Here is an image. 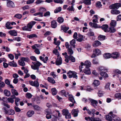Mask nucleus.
Instances as JSON below:
<instances>
[{
  "instance_id": "1a4fd4ad",
  "label": "nucleus",
  "mask_w": 121,
  "mask_h": 121,
  "mask_svg": "<svg viewBox=\"0 0 121 121\" xmlns=\"http://www.w3.org/2000/svg\"><path fill=\"white\" fill-rule=\"evenodd\" d=\"M29 82L30 84L33 86H34L37 88L39 86V83L37 81H35L34 82L29 81Z\"/></svg>"
},
{
  "instance_id": "7c9ffc66",
  "label": "nucleus",
  "mask_w": 121,
  "mask_h": 121,
  "mask_svg": "<svg viewBox=\"0 0 121 121\" xmlns=\"http://www.w3.org/2000/svg\"><path fill=\"white\" fill-rule=\"evenodd\" d=\"M52 94L53 95H56L57 93V91L55 88H52L51 89Z\"/></svg>"
},
{
  "instance_id": "c756f323",
  "label": "nucleus",
  "mask_w": 121,
  "mask_h": 121,
  "mask_svg": "<svg viewBox=\"0 0 121 121\" xmlns=\"http://www.w3.org/2000/svg\"><path fill=\"white\" fill-rule=\"evenodd\" d=\"M104 56L106 59L109 58L111 57V54L109 53H107L104 54Z\"/></svg>"
},
{
  "instance_id": "a878e982",
  "label": "nucleus",
  "mask_w": 121,
  "mask_h": 121,
  "mask_svg": "<svg viewBox=\"0 0 121 121\" xmlns=\"http://www.w3.org/2000/svg\"><path fill=\"white\" fill-rule=\"evenodd\" d=\"M48 81L50 83L52 84H54L56 82L51 77H48L47 79Z\"/></svg>"
},
{
  "instance_id": "052dcab7",
  "label": "nucleus",
  "mask_w": 121,
  "mask_h": 121,
  "mask_svg": "<svg viewBox=\"0 0 121 121\" xmlns=\"http://www.w3.org/2000/svg\"><path fill=\"white\" fill-rule=\"evenodd\" d=\"M40 47V45L38 44H35L34 45L32 46V48L33 49H35L36 48H39Z\"/></svg>"
},
{
  "instance_id": "f3484780",
  "label": "nucleus",
  "mask_w": 121,
  "mask_h": 121,
  "mask_svg": "<svg viewBox=\"0 0 121 121\" xmlns=\"http://www.w3.org/2000/svg\"><path fill=\"white\" fill-rule=\"evenodd\" d=\"M57 22L55 20L52 21L51 22V26L52 28H55L57 26Z\"/></svg>"
},
{
  "instance_id": "9d476101",
  "label": "nucleus",
  "mask_w": 121,
  "mask_h": 121,
  "mask_svg": "<svg viewBox=\"0 0 121 121\" xmlns=\"http://www.w3.org/2000/svg\"><path fill=\"white\" fill-rule=\"evenodd\" d=\"M120 54L118 52H115L111 54V57L113 59H117L119 56Z\"/></svg>"
},
{
  "instance_id": "5701e85b",
  "label": "nucleus",
  "mask_w": 121,
  "mask_h": 121,
  "mask_svg": "<svg viewBox=\"0 0 121 121\" xmlns=\"http://www.w3.org/2000/svg\"><path fill=\"white\" fill-rule=\"evenodd\" d=\"M115 27L111 26L110 27L108 30V32L111 33H113L115 32L116 31V30L115 28Z\"/></svg>"
},
{
  "instance_id": "bf43d9fd",
  "label": "nucleus",
  "mask_w": 121,
  "mask_h": 121,
  "mask_svg": "<svg viewBox=\"0 0 121 121\" xmlns=\"http://www.w3.org/2000/svg\"><path fill=\"white\" fill-rule=\"evenodd\" d=\"M14 17H16L18 19H20L22 18V15L20 14H15V15Z\"/></svg>"
},
{
  "instance_id": "09e8293b",
  "label": "nucleus",
  "mask_w": 121,
  "mask_h": 121,
  "mask_svg": "<svg viewBox=\"0 0 121 121\" xmlns=\"http://www.w3.org/2000/svg\"><path fill=\"white\" fill-rule=\"evenodd\" d=\"M20 99L18 98H16L15 99V103L16 105L18 106V102H19L20 101Z\"/></svg>"
},
{
  "instance_id": "cd10ccee",
  "label": "nucleus",
  "mask_w": 121,
  "mask_h": 121,
  "mask_svg": "<svg viewBox=\"0 0 121 121\" xmlns=\"http://www.w3.org/2000/svg\"><path fill=\"white\" fill-rule=\"evenodd\" d=\"M49 110V109H46V111L48 113L46 115V118L48 119H50L51 118L52 115L50 114L49 112L48 111V110Z\"/></svg>"
},
{
  "instance_id": "20e7f679",
  "label": "nucleus",
  "mask_w": 121,
  "mask_h": 121,
  "mask_svg": "<svg viewBox=\"0 0 121 121\" xmlns=\"http://www.w3.org/2000/svg\"><path fill=\"white\" fill-rule=\"evenodd\" d=\"M85 119L89 121H101L99 118H94L93 117H86Z\"/></svg>"
},
{
  "instance_id": "13d9d810",
  "label": "nucleus",
  "mask_w": 121,
  "mask_h": 121,
  "mask_svg": "<svg viewBox=\"0 0 121 121\" xmlns=\"http://www.w3.org/2000/svg\"><path fill=\"white\" fill-rule=\"evenodd\" d=\"M52 120V121H57V117L53 115H52L51 118Z\"/></svg>"
},
{
  "instance_id": "0e129e2a",
  "label": "nucleus",
  "mask_w": 121,
  "mask_h": 121,
  "mask_svg": "<svg viewBox=\"0 0 121 121\" xmlns=\"http://www.w3.org/2000/svg\"><path fill=\"white\" fill-rule=\"evenodd\" d=\"M98 94L99 97H101L103 96V93L101 91H99L98 93Z\"/></svg>"
},
{
  "instance_id": "5fc2aeb1",
  "label": "nucleus",
  "mask_w": 121,
  "mask_h": 121,
  "mask_svg": "<svg viewBox=\"0 0 121 121\" xmlns=\"http://www.w3.org/2000/svg\"><path fill=\"white\" fill-rule=\"evenodd\" d=\"M96 6L97 7L100 8L102 6L100 2L98 1L96 3Z\"/></svg>"
},
{
  "instance_id": "dca6fc26",
  "label": "nucleus",
  "mask_w": 121,
  "mask_h": 121,
  "mask_svg": "<svg viewBox=\"0 0 121 121\" xmlns=\"http://www.w3.org/2000/svg\"><path fill=\"white\" fill-rule=\"evenodd\" d=\"M101 44V43L99 41L97 40L94 41V42L93 43L92 45L93 47H96Z\"/></svg>"
},
{
  "instance_id": "6e6d98bb",
  "label": "nucleus",
  "mask_w": 121,
  "mask_h": 121,
  "mask_svg": "<svg viewBox=\"0 0 121 121\" xmlns=\"http://www.w3.org/2000/svg\"><path fill=\"white\" fill-rule=\"evenodd\" d=\"M53 53L55 54L56 55L59 56V52H58L57 50V49H55L53 51Z\"/></svg>"
},
{
  "instance_id": "c85d7f7f",
  "label": "nucleus",
  "mask_w": 121,
  "mask_h": 121,
  "mask_svg": "<svg viewBox=\"0 0 121 121\" xmlns=\"http://www.w3.org/2000/svg\"><path fill=\"white\" fill-rule=\"evenodd\" d=\"M8 65L14 67H16L17 66L16 63L14 62V61H13L12 62H9L8 63Z\"/></svg>"
},
{
  "instance_id": "6e6552de",
  "label": "nucleus",
  "mask_w": 121,
  "mask_h": 121,
  "mask_svg": "<svg viewBox=\"0 0 121 121\" xmlns=\"http://www.w3.org/2000/svg\"><path fill=\"white\" fill-rule=\"evenodd\" d=\"M7 7L10 8L14 7L15 4L11 0H7Z\"/></svg>"
},
{
  "instance_id": "f03ea898",
  "label": "nucleus",
  "mask_w": 121,
  "mask_h": 121,
  "mask_svg": "<svg viewBox=\"0 0 121 121\" xmlns=\"http://www.w3.org/2000/svg\"><path fill=\"white\" fill-rule=\"evenodd\" d=\"M67 76L69 78H73L77 79L78 76L77 75V73L74 71H72L70 70L67 73Z\"/></svg>"
},
{
  "instance_id": "f257e3e1",
  "label": "nucleus",
  "mask_w": 121,
  "mask_h": 121,
  "mask_svg": "<svg viewBox=\"0 0 121 121\" xmlns=\"http://www.w3.org/2000/svg\"><path fill=\"white\" fill-rule=\"evenodd\" d=\"M36 22L34 21H32L28 23L27 26H25L22 28L24 30L30 31L33 26L36 23Z\"/></svg>"
},
{
  "instance_id": "49530a36",
  "label": "nucleus",
  "mask_w": 121,
  "mask_h": 121,
  "mask_svg": "<svg viewBox=\"0 0 121 121\" xmlns=\"http://www.w3.org/2000/svg\"><path fill=\"white\" fill-rule=\"evenodd\" d=\"M61 10V8L60 7H59L56 8L54 11V12L55 13H57L60 12Z\"/></svg>"
},
{
  "instance_id": "f8f14e48",
  "label": "nucleus",
  "mask_w": 121,
  "mask_h": 121,
  "mask_svg": "<svg viewBox=\"0 0 121 121\" xmlns=\"http://www.w3.org/2000/svg\"><path fill=\"white\" fill-rule=\"evenodd\" d=\"M84 72L86 74L90 75L91 74V72L89 68H86L84 69L82 73Z\"/></svg>"
},
{
  "instance_id": "a211bd4d",
  "label": "nucleus",
  "mask_w": 121,
  "mask_h": 121,
  "mask_svg": "<svg viewBox=\"0 0 121 121\" xmlns=\"http://www.w3.org/2000/svg\"><path fill=\"white\" fill-rule=\"evenodd\" d=\"M108 26L106 24H104L102 25L101 26V28L105 32H108Z\"/></svg>"
},
{
  "instance_id": "7ed1b4c3",
  "label": "nucleus",
  "mask_w": 121,
  "mask_h": 121,
  "mask_svg": "<svg viewBox=\"0 0 121 121\" xmlns=\"http://www.w3.org/2000/svg\"><path fill=\"white\" fill-rule=\"evenodd\" d=\"M62 114L63 115L65 116V118L66 119L71 118V115L69 113L68 110H63Z\"/></svg>"
},
{
  "instance_id": "79ce46f5",
  "label": "nucleus",
  "mask_w": 121,
  "mask_h": 121,
  "mask_svg": "<svg viewBox=\"0 0 121 121\" xmlns=\"http://www.w3.org/2000/svg\"><path fill=\"white\" fill-rule=\"evenodd\" d=\"M67 51L68 54L69 55H71L73 54V51L71 48H69L68 49Z\"/></svg>"
},
{
  "instance_id": "58836bf2",
  "label": "nucleus",
  "mask_w": 121,
  "mask_h": 121,
  "mask_svg": "<svg viewBox=\"0 0 121 121\" xmlns=\"http://www.w3.org/2000/svg\"><path fill=\"white\" fill-rule=\"evenodd\" d=\"M74 4L72 5L71 6H69L67 9V10L69 11H74V9L73 8V6Z\"/></svg>"
},
{
  "instance_id": "aec40b11",
  "label": "nucleus",
  "mask_w": 121,
  "mask_h": 121,
  "mask_svg": "<svg viewBox=\"0 0 121 121\" xmlns=\"http://www.w3.org/2000/svg\"><path fill=\"white\" fill-rule=\"evenodd\" d=\"M9 33L11 36H16L17 35V32L14 30H12L9 31Z\"/></svg>"
},
{
  "instance_id": "a19ab883",
  "label": "nucleus",
  "mask_w": 121,
  "mask_h": 121,
  "mask_svg": "<svg viewBox=\"0 0 121 121\" xmlns=\"http://www.w3.org/2000/svg\"><path fill=\"white\" fill-rule=\"evenodd\" d=\"M27 37L29 39H30L34 37L36 38L37 37V36L35 34H33L27 35Z\"/></svg>"
},
{
  "instance_id": "4c0bfd02",
  "label": "nucleus",
  "mask_w": 121,
  "mask_h": 121,
  "mask_svg": "<svg viewBox=\"0 0 121 121\" xmlns=\"http://www.w3.org/2000/svg\"><path fill=\"white\" fill-rule=\"evenodd\" d=\"M15 113L14 111L13 110H9L8 111L7 114H8L9 115H13Z\"/></svg>"
},
{
  "instance_id": "de8ad7c7",
  "label": "nucleus",
  "mask_w": 121,
  "mask_h": 121,
  "mask_svg": "<svg viewBox=\"0 0 121 121\" xmlns=\"http://www.w3.org/2000/svg\"><path fill=\"white\" fill-rule=\"evenodd\" d=\"M84 65V64L82 62L81 63V65L79 66V69L80 73H81L82 71V69L83 68V66Z\"/></svg>"
},
{
  "instance_id": "4d7b16f0",
  "label": "nucleus",
  "mask_w": 121,
  "mask_h": 121,
  "mask_svg": "<svg viewBox=\"0 0 121 121\" xmlns=\"http://www.w3.org/2000/svg\"><path fill=\"white\" fill-rule=\"evenodd\" d=\"M115 97L117 98L121 99V94L120 93H117L115 95Z\"/></svg>"
},
{
  "instance_id": "680f3d73",
  "label": "nucleus",
  "mask_w": 121,
  "mask_h": 121,
  "mask_svg": "<svg viewBox=\"0 0 121 121\" xmlns=\"http://www.w3.org/2000/svg\"><path fill=\"white\" fill-rule=\"evenodd\" d=\"M3 49L5 50V51L7 52H9L10 51V48L7 47L3 46Z\"/></svg>"
},
{
  "instance_id": "bb28decb",
  "label": "nucleus",
  "mask_w": 121,
  "mask_h": 121,
  "mask_svg": "<svg viewBox=\"0 0 121 121\" xmlns=\"http://www.w3.org/2000/svg\"><path fill=\"white\" fill-rule=\"evenodd\" d=\"M61 30H63L64 32L66 33L67 32V31L69 29V28L65 26H61Z\"/></svg>"
},
{
  "instance_id": "c03bdc74",
  "label": "nucleus",
  "mask_w": 121,
  "mask_h": 121,
  "mask_svg": "<svg viewBox=\"0 0 121 121\" xmlns=\"http://www.w3.org/2000/svg\"><path fill=\"white\" fill-rule=\"evenodd\" d=\"M100 83V82L98 80H94L93 84L95 86H97L99 85Z\"/></svg>"
},
{
  "instance_id": "4468645a",
  "label": "nucleus",
  "mask_w": 121,
  "mask_h": 121,
  "mask_svg": "<svg viewBox=\"0 0 121 121\" xmlns=\"http://www.w3.org/2000/svg\"><path fill=\"white\" fill-rule=\"evenodd\" d=\"M65 58H68L71 61L73 62H74L75 61V59L73 56L72 55L66 56H65Z\"/></svg>"
},
{
  "instance_id": "f704fd0d",
  "label": "nucleus",
  "mask_w": 121,
  "mask_h": 121,
  "mask_svg": "<svg viewBox=\"0 0 121 121\" xmlns=\"http://www.w3.org/2000/svg\"><path fill=\"white\" fill-rule=\"evenodd\" d=\"M4 93L5 95L7 96H9L11 94L10 92L7 90H5L4 91Z\"/></svg>"
},
{
  "instance_id": "774afa93",
  "label": "nucleus",
  "mask_w": 121,
  "mask_h": 121,
  "mask_svg": "<svg viewBox=\"0 0 121 121\" xmlns=\"http://www.w3.org/2000/svg\"><path fill=\"white\" fill-rule=\"evenodd\" d=\"M113 120L115 121H121L120 118L116 116L114 117V118H113Z\"/></svg>"
},
{
  "instance_id": "6ab92c4d",
  "label": "nucleus",
  "mask_w": 121,
  "mask_h": 121,
  "mask_svg": "<svg viewBox=\"0 0 121 121\" xmlns=\"http://www.w3.org/2000/svg\"><path fill=\"white\" fill-rule=\"evenodd\" d=\"M84 65L86 66V68H89L91 65V62L89 60L86 61L84 63Z\"/></svg>"
},
{
  "instance_id": "864d4df0",
  "label": "nucleus",
  "mask_w": 121,
  "mask_h": 121,
  "mask_svg": "<svg viewBox=\"0 0 121 121\" xmlns=\"http://www.w3.org/2000/svg\"><path fill=\"white\" fill-rule=\"evenodd\" d=\"M7 100L9 102L12 103H13L14 101L13 99L11 97H9L8 98Z\"/></svg>"
},
{
  "instance_id": "0eeeda50",
  "label": "nucleus",
  "mask_w": 121,
  "mask_h": 121,
  "mask_svg": "<svg viewBox=\"0 0 121 121\" xmlns=\"http://www.w3.org/2000/svg\"><path fill=\"white\" fill-rule=\"evenodd\" d=\"M120 7V4L119 3H116L110 6L109 8L111 9H118Z\"/></svg>"
},
{
  "instance_id": "e2e57ef3",
  "label": "nucleus",
  "mask_w": 121,
  "mask_h": 121,
  "mask_svg": "<svg viewBox=\"0 0 121 121\" xmlns=\"http://www.w3.org/2000/svg\"><path fill=\"white\" fill-rule=\"evenodd\" d=\"M32 96V95L30 93H27L26 94V97L28 99L30 98Z\"/></svg>"
},
{
  "instance_id": "2f4dec72",
  "label": "nucleus",
  "mask_w": 121,
  "mask_h": 121,
  "mask_svg": "<svg viewBox=\"0 0 121 121\" xmlns=\"http://www.w3.org/2000/svg\"><path fill=\"white\" fill-rule=\"evenodd\" d=\"M11 24L10 22H8L6 24V27L8 29H11L13 28L12 27L9 26H10Z\"/></svg>"
},
{
  "instance_id": "37998d69",
  "label": "nucleus",
  "mask_w": 121,
  "mask_h": 121,
  "mask_svg": "<svg viewBox=\"0 0 121 121\" xmlns=\"http://www.w3.org/2000/svg\"><path fill=\"white\" fill-rule=\"evenodd\" d=\"M69 100L71 102L73 103H75V101L73 98V96L72 95H70L69 98Z\"/></svg>"
},
{
  "instance_id": "e433bc0d",
  "label": "nucleus",
  "mask_w": 121,
  "mask_h": 121,
  "mask_svg": "<svg viewBox=\"0 0 121 121\" xmlns=\"http://www.w3.org/2000/svg\"><path fill=\"white\" fill-rule=\"evenodd\" d=\"M105 119L109 121H111L112 120V117L109 115H106L105 116Z\"/></svg>"
},
{
  "instance_id": "a18cd8bd",
  "label": "nucleus",
  "mask_w": 121,
  "mask_h": 121,
  "mask_svg": "<svg viewBox=\"0 0 121 121\" xmlns=\"http://www.w3.org/2000/svg\"><path fill=\"white\" fill-rule=\"evenodd\" d=\"M12 93L13 95H17L18 94V93L17 90L15 89H12Z\"/></svg>"
},
{
  "instance_id": "39448f33",
  "label": "nucleus",
  "mask_w": 121,
  "mask_h": 121,
  "mask_svg": "<svg viewBox=\"0 0 121 121\" xmlns=\"http://www.w3.org/2000/svg\"><path fill=\"white\" fill-rule=\"evenodd\" d=\"M36 62L35 65H31V67L32 69L34 70H39V67L42 65V64L38 61H36Z\"/></svg>"
},
{
  "instance_id": "4be33fe9",
  "label": "nucleus",
  "mask_w": 121,
  "mask_h": 121,
  "mask_svg": "<svg viewBox=\"0 0 121 121\" xmlns=\"http://www.w3.org/2000/svg\"><path fill=\"white\" fill-rule=\"evenodd\" d=\"M40 60L43 61L44 63H46L47 61L48 60V56H46L45 59L41 56H40L39 57Z\"/></svg>"
},
{
  "instance_id": "338daca9",
  "label": "nucleus",
  "mask_w": 121,
  "mask_h": 121,
  "mask_svg": "<svg viewBox=\"0 0 121 121\" xmlns=\"http://www.w3.org/2000/svg\"><path fill=\"white\" fill-rule=\"evenodd\" d=\"M54 1L55 3L60 4H62L63 2V1L61 0H54Z\"/></svg>"
},
{
  "instance_id": "423d86ee",
  "label": "nucleus",
  "mask_w": 121,
  "mask_h": 121,
  "mask_svg": "<svg viewBox=\"0 0 121 121\" xmlns=\"http://www.w3.org/2000/svg\"><path fill=\"white\" fill-rule=\"evenodd\" d=\"M88 99L91 102V105L96 108L97 106V104L98 103L97 101L90 98H88Z\"/></svg>"
},
{
  "instance_id": "3c124183",
  "label": "nucleus",
  "mask_w": 121,
  "mask_h": 121,
  "mask_svg": "<svg viewBox=\"0 0 121 121\" xmlns=\"http://www.w3.org/2000/svg\"><path fill=\"white\" fill-rule=\"evenodd\" d=\"M43 12H39L34 14L33 15L34 16H36L37 15H39V16L40 17H42L43 16Z\"/></svg>"
},
{
  "instance_id": "b1692460",
  "label": "nucleus",
  "mask_w": 121,
  "mask_h": 121,
  "mask_svg": "<svg viewBox=\"0 0 121 121\" xmlns=\"http://www.w3.org/2000/svg\"><path fill=\"white\" fill-rule=\"evenodd\" d=\"M111 13L113 14H117L120 13V12L118 10L113 9L111 11Z\"/></svg>"
},
{
  "instance_id": "72a5a7b5",
  "label": "nucleus",
  "mask_w": 121,
  "mask_h": 121,
  "mask_svg": "<svg viewBox=\"0 0 121 121\" xmlns=\"http://www.w3.org/2000/svg\"><path fill=\"white\" fill-rule=\"evenodd\" d=\"M116 23L117 22L116 21L112 20L110 23V25L111 26L115 27L116 26Z\"/></svg>"
},
{
  "instance_id": "603ef678",
  "label": "nucleus",
  "mask_w": 121,
  "mask_h": 121,
  "mask_svg": "<svg viewBox=\"0 0 121 121\" xmlns=\"http://www.w3.org/2000/svg\"><path fill=\"white\" fill-rule=\"evenodd\" d=\"M21 59L24 62L25 61L26 62H27L29 61V59L27 57H22L21 58Z\"/></svg>"
},
{
  "instance_id": "2eb2a0df",
  "label": "nucleus",
  "mask_w": 121,
  "mask_h": 121,
  "mask_svg": "<svg viewBox=\"0 0 121 121\" xmlns=\"http://www.w3.org/2000/svg\"><path fill=\"white\" fill-rule=\"evenodd\" d=\"M79 110L78 109H73L71 112L72 114L73 115L74 117H77L78 115Z\"/></svg>"
},
{
  "instance_id": "412c9836",
  "label": "nucleus",
  "mask_w": 121,
  "mask_h": 121,
  "mask_svg": "<svg viewBox=\"0 0 121 121\" xmlns=\"http://www.w3.org/2000/svg\"><path fill=\"white\" fill-rule=\"evenodd\" d=\"M35 112L33 110H30L28 111L27 113V116L29 117H31L34 114Z\"/></svg>"
},
{
  "instance_id": "8fccbe9b",
  "label": "nucleus",
  "mask_w": 121,
  "mask_h": 121,
  "mask_svg": "<svg viewBox=\"0 0 121 121\" xmlns=\"http://www.w3.org/2000/svg\"><path fill=\"white\" fill-rule=\"evenodd\" d=\"M83 3L86 5H89L91 4V0H86L84 1Z\"/></svg>"
},
{
  "instance_id": "9b49d317",
  "label": "nucleus",
  "mask_w": 121,
  "mask_h": 121,
  "mask_svg": "<svg viewBox=\"0 0 121 121\" xmlns=\"http://www.w3.org/2000/svg\"><path fill=\"white\" fill-rule=\"evenodd\" d=\"M32 107L34 110L37 111H40L42 109V108H41L36 105H33Z\"/></svg>"
},
{
  "instance_id": "473e14b6",
  "label": "nucleus",
  "mask_w": 121,
  "mask_h": 121,
  "mask_svg": "<svg viewBox=\"0 0 121 121\" xmlns=\"http://www.w3.org/2000/svg\"><path fill=\"white\" fill-rule=\"evenodd\" d=\"M57 21L59 23H61L64 21V19L61 17H59L57 19Z\"/></svg>"
},
{
  "instance_id": "ddd939ff",
  "label": "nucleus",
  "mask_w": 121,
  "mask_h": 121,
  "mask_svg": "<svg viewBox=\"0 0 121 121\" xmlns=\"http://www.w3.org/2000/svg\"><path fill=\"white\" fill-rule=\"evenodd\" d=\"M62 60L61 58L59 57L56 60V64L57 65H61L62 63Z\"/></svg>"
},
{
  "instance_id": "69168bd1",
  "label": "nucleus",
  "mask_w": 121,
  "mask_h": 121,
  "mask_svg": "<svg viewBox=\"0 0 121 121\" xmlns=\"http://www.w3.org/2000/svg\"><path fill=\"white\" fill-rule=\"evenodd\" d=\"M55 111L56 112V116H57V117H60L61 116V115L60 114L58 110H56Z\"/></svg>"
},
{
  "instance_id": "c9c22d12",
  "label": "nucleus",
  "mask_w": 121,
  "mask_h": 121,
  "mask_svg": "<svg viewBox=\"0 0 121 121\" xmlns=\"http://www.w3.org/2000/svg\"><path fill=\"white\" fill-rule=\"evenodd\" d=\"M105 36L100 35L98 37V39L99 40H103L105 39Z\"/></svg>"
},
{
  "instance_id": "393cba45",
  "label": "nucleus",
  "mask_w": 121,
  "mask_h": 121,
  "mask_svg": "<svg viewBox=\"0 0 121 121\" xmlns=\"http://www.w3.org/2000/svg\"><path fill=\"white\" fill-rule=\"evenodd\" d=\"M93 52L94 53H95L97 55H99L101 54L100 51L98 49H94L93 50Z\"/></svg>"
},
{
  "instance_id": "ea45409f",
  "label": "nucleus",
  "mask_w": 121,
  "mask_h": 121,
  "mask_svg": "<svg viewBox=\"0 0 121 121\" xmlns=\"http://www.w3.org/2000/svg\"><path fill=\"white\" fill-rule=\"evenodd\" d=\"M18 64L20 65L23 66L25 65V63L21 59L18 61Z\"/></svg>"
}]
</instances>
